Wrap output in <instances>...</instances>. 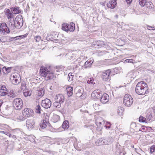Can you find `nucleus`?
<instances>
[{
	"mask_svg": "<svg viewBox=\"0 0 155 155\" xmlns=\"http://www.w3.org/2000/svg\"><path fill=\"white\" fill-rule=\"evenodd\" d=\"M135 92L137 94L141 95L148 94L149 89L147 83L144 81L138 82L136 86Z\"/></svg>",
	"mask_w": 155,
	"mask_h": 155,
	"instance_id": "obj_1",
	"label": "nucleus"
},
{
	"mask_svg": "<svg viewBox=\"0 0 155 155\" xmlns=\"http://www.w3.org/2000/svg\"><path fill=\"white\" fill-rule=\"evenodd\" d=\"M39 73L41 77H44L46 80L52 79L55 77L54 74L53 72L48 71L46 67H41Z\"/></svg>",
	"mask_w": 155,
	"mask_h": 155,
	"instance_id": "obj_2",
	"label": "nucleus"
},
{
	"mask_svg": "<svg viewBox=\"0 0 155 155\" xmlns=\"http://www.w3.org/2000/svg\"><path fill=\"white\" fill-rule=\"evenodd\" d=\"M11 82L14 85H17L20 81L21 77L19 74L17 72L12 74L9 77Z\"/></svg>",
	"mask_w": 155,
	"mask_h": 155,
	"instance_id": "obj_3",
	"label": "nucleus"
},
{
	"mask_svg": "<svg viewBox=\"0 0 155 155\" xmlns=\"http://www.w3.org/2000/svg\"><path fill=\"white\" fill-rule=\"evenodd\" d=\"M63 30L66 31H68L70 32H73L75 29V25L73 22H71L70 24L66 23H64L62 25V26Z\"/></svg>",
	"mask_w": 155,
	"mask_h": 155,
	"instance_id": "obj_4",
	"label": "nucleus"
},
{
	"mask_svg": "<svg viewBox=\"0 0 155 155\" xmlns=\"http://www.w3.org/2000/svg\"><path fill=\"white\" fill-rule=\"evenodd\" d=\"M133 102V98L130 95L127 94L124 95L123 99V103L125 106L130 107Z\"/></svg>",
	"mask_w": 155,
	"mask_h": 155,
	"instance_id": "obj_5",
	"label": "nucleus"
},
{
	"mask_svg": "<svg viewBox=\"0 0 155 155\" xmlns=\"http://www.w3.org/2000/svg\"><path fill=\"white\" fill-rule=\"evenodd\" d=\"M14 107L17 110L21 109L23 106V102L20 98H16L14 99L13 102Z\"/></svg>",
	"mask_w": 155,
	"mask_h": 155,
	"instance_id": "obj_6",
	"label": "nucleus"
},
{
	"mask_svg": "<svg viewBox=\"0 0 155 155\" xmlns=\"http://www.w3.org/2000/svg\"><path fill=\"white\" fill-rule=\"evenodd\" d=\"M111 71L110 69H107L102 72L101 75L102 80L104 81H107L110 79V74Z\"/></svg>",
	"mask_w": 155,
	"mask_h": 155,
	"instance_id": "obj_7",
	"label": "nucleus"
},
{
	"mask_svg": "<svg viewBox=\"0 0 155 155\" xmlns=\"http://www.w3.org/2000/svg\"><path fill=\"white\" fill-rule=\"evenodd\" d=\"M43 120L40 124V127L42 128H46L48 124L49 117L46 114L42 115Z\"/></svg>",
	"mask_w": 155,
	"mask_h": 155,
	"instance_id": "obj_8",
	"label": "nucleus"
},
{
	"mask_svg": "<svg viewBox=\"0 0 155 155\" xmlns=\"http://www.w3.org/2000/svg\"><path fill=\"white\" fill-rule=\"evenodd\" d=\"M23 22V19L21 15H18L15 19L14 23L15 27H17V28L21 27L22 26Z\"/></svg>",
	"mask_w": 155,
	"mask_h": 155,
	"instance_id": "obj_9",
	"label": "nucleus"
},
{
	"mask_svg": "<svg viewBox=\"0 0 155 155\" xmlns=\"http://www.w3.org/2000/svg\"><path fill=\"white\" fill-rule=\"evenodd\" d=\"M24 117L27 119L29 117L33 116L34 112L31 108H25L22 111Z\"/></svg>",
	"mask_w": 155,
	"mask_h": 155,
	"instance_id": "obj_10",
	"label": "nucleus"
},
{
	"mask_svg": "<svg viewBox=\"0 0 155 155\" xmlns=\"http://www.w3.org/2000/svg\"><path fill=\"white\" fill-rule=\"evenodd\" d=\"M9 29L5 23H2L0 25V33L1 34L5 35L9 33Z\"/></svg>",
	"mask_w": 155,
	"mask_h": 155,
	"instance_id": "obj_11",
	"label": "nucleus"
},
{
	"mask_svg": "<svg viewBox=\"0 0 155 155\" xmlns=\"http://www.w3.org/2000/svg\"><path fill=\"white\" fill-rule=\"evenodd\" d=\"M102 94V92L101 90L97 89L94 90L91 94L92 97L94 99L100 98Z\"/></svg>",
	"mask_w": 155,
	"mask_h": 155,
	"instance_id": "obj_12",
	"label": "nucleus"
},
{
	"mask_svg": "<svg viewBox=\"0 0 155 155\" xmlns=\"http://www.w3.org/2000/svg\"><path fill=\"white\" fill-rule=\"evenodd\" d=\"M51 105V101L48 98L42 100L41 102L42 106L45 108H49Z\"/></svg>",
	"mask_w": 155,
	"mask_h": 155,
	"instance_id": "obj_13",
	"label": "nucleus"
},
{
	"mask_svg": "<svg viewBox=\"0 0 155 155\" xmlns=\"http://www.w3.org/2000/svg\"><path fill=\"white\" fill-rule=\"evenodd\" d=\"M106 5L108 8L113 9L117 6V0H110L107 3Z\"/></svg>",
	"mask_w": 155,
	"mask_h": 155,
	"instance_id": "obj_14",
	"label": "nucleus"
},
{
	"mask_svg": "<svg viewBox=\"0 0 155 155\" xmlns=\"http://www.w3.org/2000/svg\"><path fill=\"white\" fill-rule=\"evenodd\" d=\"M35 126V122L31 119H28L26 121V126L28 129L31 130Z\"/></svg>",
	"mask_w": 155,
	"mask_h": 155,
	"instance_id": "obj_15",
	"label": "nucleus"
},
{
	"mask_svg": "<svg viewBox=\"0 0 155 155\" xmlns=\"http://www.w3.org/2000/svg\"><path fill=\"white\" fill-rule=\"evenodd\" d=\"M26 119L25 117L24 116L22 112L16 114L15 116V120L18 122L24 121Z\"/></svg>",
	"mask_w": 155,
	"mask_h": 155,
	"instance_id": "obj_16",
	"label": "nucleus"
},
{
	"mask_svg": "<svg viewBox=\"0 0 155 155\" xmlns=\"http://www.w3.org/2000/svg\"><path fill=\"white\" fill-rule=\"evenodd\" d=\"M109 100V97L108 95L106 93H104L102 95L100 101L103 104H105Z\"/></svg>",
	"mask_w": 155,
	"mask_h": 155,
	"instance_id": "obj_17",
	"label": "nucleus"
},
{
	"mask_svg": "<svg viewBox=\"0 0 155 155\" xmlns=\"http://www.w3.org/2000/svg\"><path fill=\"white\" fill-rule=\"evenodd\" d=\"M7 94V89L5 85H0V96H4Z\"/></svg>",
	"mask_w": 155,
	"mask_h": 155,
	"instance_id": "obj_18",
	"label": "nucleus"
},
{
	"mask_svg": "<svg viewBox=\"0 0 155 155\" xmlns=\"http://www.w3.org/2000/svg\"><path fill=\"white\" fill-rule=\"evenodd\" d=\"M5 13L8 19H11L14 18V15L10 10L8 8L5 10Z\"/></svg>",
	"mask_w": 155,
	"mask_h": 155,
	"instance_id": "obj_19",
	"label": "nucleus"
},
{
	"mask_svg": "<svg viewBox=\"0 0 155 155\" xmlns=\"http://www.w3.org/2000/svg\"><path fill=\"white\" fill-rule=\"evenodd\" d=\"M55 100L57 102L61 104L64 101V97L63 95L59 94L56 96Z\"/></svg>",
	"mask_w": 155,
	"mask_h": 155,
	"instance_id": "obj_20",
	"label": "nucleus"
},
{
	"mask_svg": "<svg viewBox=\"0 0 155 155\" xmlns=\"http://www.w3.org/2000/svg\"><path fill=\"white\" fill-rule=\"evenodd\" d=\"M93 62L94 60L93 59L90 58L88 59L85 63L84 64V68H86L90 67Z\"/></svg>",
	"mask_w": 155,
	"mask_h": 155,
	"instance_id": "obj_21",
	"label": "nucleus"
},
{
	"mask_svg": "<svg viewBox=\"0 0 155 155\" xmlns=\"http://www.w3.org/2000/svg\"><path fill=\"white\" fill-rule=\"evenodd\" d=\"M66 92L68 97L71 96L73 93V88L71 87L68 86L66 88Z\"/></svg>",
	"mask_w": 155,
	"mask_h": 155,
	"instance_id": "obj_22",
	"label": "nucleus"
},
{
	"mask_svg": "<svg viewBox=\"0 0 155 155\" xmlns=\"http://www.w3.org/2000/svg\"><path fill=\"white\" fill-rule=\"evenodd\" d=\"M124 109L122 107H119L117 109V114L120 116H121L124 114Z\"/></svg>",
	"mask_w": 155,
	"mask_h": 155,
	"instance_id": "obj_23",
	"label": "nucleus"
},
{
	"mask_svg": "<svg viewBox=\"0 0 155 155\" xmlns=\"http://www.w3.org/2000/svg\"><path fill=\"white\" fill-rule=\"evenodd\" d=\"M44 91L43 89H41L38 91V92L37 99H39L42 97L44 94Z\"/></svg>",
	"mask_w": 155,
	"mask_h": 155,
	"instance_id": "obj_24",
	"label": "nucleus"
},
{
	"mask_svg": "<svg viewBox=\"0 0 155 155\" xmlns=\"http://www.w3.org/2000/svg\"><path fill=\"white\" fill-rule=\"evenodd\" d=\"M93 106L94 109L96 111V112H99L101 111V106L99 104L95 103L94 104Z\"/></svg>",
	"mask_w": 155,
	"mask_h": 155,
	"instance_id": "obj_25",
	"label": "nucleus"
},
{
	"mask_svg": "<svg viewBox=\"0 0 155 155\" xmlns=\"http://www.w3.org/2000/svg\"><path fill=\"white\" fill-rule=\"evenodd\" d=\"M104 122L103 120L102 119H97L96 122V124L99 127L102 128V125L104 124Z\"/></svg>",
	"mask_w": 155,
	"mask_h": 155,
	"instance_id": "obj_26",
	"label": "nucleus"
},
{
	"mask_svg": "<svg viewBox=\"0 0 155 155\" xmlns=\"http://www.w3.org/2000/svg\"><path fill=\"white\" fill-rule=\"evenodd\" d=\"M62 127L64 129L68 128L69 127V123L68 120L64 121L62 124Z\"/></svg>",
	"mask_w": 155,
	"mask_h": 155,
	"instance_id": "obj_27",
	"label": "nucleus"
},
{
	"mask_svg": "<svg viewBox=\"0 0 155 155\" xmlns=\"http://www.w3.org/2000/svg\"><path fill=\"white\" fill-rule=\"evenodd\" d=\"M23 93L25 97L30 96L31 94V91L26 89L23 91Z\"/></svg>",
	"mask_w": 155,
	"mask_h": 155,
	"instance_id": "obj_28",
	"label": "nucleus"
},
{
	"mask_svg": "<svg viewBox=\"0 0 155 155\" xmlns=\"http://www.w3.org/2000/svg\"><path fill=\"white\" fill-rule=\"evenodd\" d=\"M102 44V41H97L95 42L92 45L95 48H99V47H101Z\"/></svg>",
	"mask_w": 155,
	"mask_h": 155,
	"instance_id": "obj_29",
	"label": "nucleus"
},
{
	"mask_svg": "<svg viewBox=\"0 0 155 155\" xmlns=\"http://www.w3.org/2000/svg\"><path fill=\"white\" fill-rule=\"evenodd\" d=\"M145 6L147 8L149 9H152L154 8V5L152 2L150 1H148V0Z\"/></svg>",
	"mask_w": 155,
	"mask_h": 155,
	"instance_id": "obj_30",
	"label": "nucleus"
},
{
	"mask_svg": "<svg viewBox=\"0 0 155 155\" xmlns=\"http://www.w3.org/2000/svg\"><path fill=\"white\" fill-rule=\"evenodd\" d=\"M60 117L59 116L56 114L53 115L51 118V120L54 123H55L58 122L59 120Z\"/></svg>",
	"mask_w": 155,
	"mask_h": 155,
	"instance_id": "obj_31",
	"label": "nucleus"
},
{
	"mask_svg": "<svg viewBox=\"0 0 155 155\" xmlns=\"http://www.w3.org/2000/svg\"><path fill=\"white\" fill-rule=\"evenodd\" d=\"M139 121L141 123H147L146 118L141 115L140 116L139 118Z\"/></svg>",
	"mask_w": 155,
	"mask_h": 155,
	"instance_id": "obj_32",
	"label": "nucleus"
},
{
	"mask_svg": "<svg viewBox=\"0 0 155 155\" xmlns=\"http://www.w3.org/2000/svg\"><path fill=\"white\" fill-rule=\"evenodd\" d=\"M12 12L14 14H17L21 12V11L19 10V7L14 8L12 9Z\"/></svg>",
	"mask_w": 155,
	"mask_h": 155,
	"instance_id": "obj_33",
	"label": "nucleus"
},
{
	"mask_svg": "<svg viewBox=\"0 0 155 155\" xmlns=\"http://www.w3.org/2000/svg\"><path fill=\"white\" fill-rule=\"evenodd\" d=\"M147 1V0H139V2L140 5L141 6L143 7L145 6Z\"/></svg>",
	"mask_w": 155,
	"mask_h": 155,
	"instance_id": "obj_34",
	"label": "nucleus"
},
{
	"mask_svg": "<svg viewBox=\"0 0 155 155\" xmlns=\"http://www.w3.org/2000/svg\"><path fill=\"white\" fill-rule=\"evenodd\" d=\"M34 39L35 40L36 42H40V41H43V40L41 38V36H37L35 37Z\"/></svg>",
	"mask_w": 155,
	"mask_h": 155,
	"instance_id": "obj_35",
	"label": "nucleus"
},
{
	"mask_svg": "<svg viewBox=\"0 0 155 155\" xmlns=\"http://www.w3.org/2000/svg\"><path fill=\"white\" fill-rule=\"evenodd\" d=\"M72 73H70L68 74V79L69 81H71L73 80L74 75L71 74Z\"/></svg>",
	"mask_w": 155,
	"mask_h": 155,
	"instance_id": "obj_36",
	"label": "nucleus"
},
{
	"mask_svg": "<svg viewBox=\"0 0 155 155\" xmlns=\"http://www.w3.org/2000/svg\"><path fill=\"white\" fill-rule=\"evenodd\" d=\"M61 103H60L59 102H57L56 101L54 102L53 104V105L54 107H56L59 108L61 106Z\"/></svg>",
	"mask_w": 155,
	"mask_h": 155,
	"instance_id": "obj_37",
	"label": "nucleus"
},
{
	"mask_svg": "<svg viewBox=\"0 0 155 155\" xmlns=\"http://www.w3.org/2000/svg\"><path fill=\"white\" fill-rule=\"evenodd\" d=\"M51 38L53 39H55L58 36V35L57 34V33L55 32H52L51 34Z\"/></svg>",
	"mask_w": 155,
	"mask_h": 155,
	"instance_id": "obj_38",
	"label": "nucleus"
},
{
	"mask_svg": "<svg viewBox=\"0 0 155 155\" xmlns=\"http://www.w3.org/2000/svg\"><path fill=\"white\" fill-rule=\"evenodd\" d=\"M41 108L39 105L37 106L35 108L36 113H41Z\"/></svg>",
	"mask_w": 155,
	"mask_h": 155,
	"instance_id": "obj_39",
	"label": "nucleus"
},
{
	"mask_svg": "<svg viewBox=\"0 0 155 155\" xmlns=\"http://www.w3.org/2000/svg\"><path fill=\"white\" fill-rule=\"evenodd\" d=\"M87 83L88 84H95V82H94V79L93 78H89L87 81Z\"/></svg>",
	"mask_w": 155,
	"mask_h": 155,
	"instance_id": "obj_40",
	"label": "nucleus"
},
{
	"mask_svg": "<svg viewBox=\"0 0 155 155\" xmlns=\"http://www.w3.org/2000/svg\"><path fill=\"white\" fill-rule=\"evenodd\" d=\"M141 128V131L144 132H146L147 131L148 128H151L150 127H147L144 125L142 126Z\"/></svg>",
	"mask_w": 155,
	"mask_h": 155,
	"instance_id": "obj_41",
	"label": "nucleus"
},
{
	"mask_svg": "<svg viewBox=\"0 0 155 155\" xmlns=\"http://www.w3.org/2000/svg\"><path fill=\"white\" fill-rule=\"evenodd\" d=\"M124 62L125 63H135L136 62L133 59H127L124 61Z\"/></svg>",
	"mask_w": 155,
	"mask_h": 155,
	"instance_id": "obj_42",
	"label": "nucleus"
},
{
	"mask_svg": "<svg viewBox=\"0 0 155 155\" xmlns=\"http://www.w3.org/2000/svg\"><path fill=\"white\" fill-rule=\"evenodd\" d=\"M9 25L10 26L13 27L15 26V23L14 20H11V19H10L9 21Z\"/></svg>",
	"mask_w": 155,
	"mask_h": 155,
	"instance_id": "obj_43",
	"label": "nucleus"
},
{
	"mask_svg": "<svg viewBox=\"0 0 155 155\" xmlns=\"http://www.w3.org/2000/svg\"><path fill=\"white\" fill-rule=\"evenodd\" d=\"M8 95L12 97H16V94L13 91H10L8 93Z\"/></svg>",
	"mask_w": 155,
	"mask_h": 155,
	"instance_id": "obj_44",
	"label": "nucleus"
},
{
	"mask_svg": "<svg viewBox=\"0 0 155 155\" xmlns=\"http://www.w3.org/2000/svg\"><path fill=\"white\" fill-rule=\"evenodd\" d=\"M155 152V145L152 146L150 148V153H152Z\"/></svg>",
	"mask_w": 155,
	"mask_h": 155,
	"instance_id": "obj_45",
	"label": "nucleus"
},
{
	"mask_svg": "<svg viewBox=\"0 0 155 155\" xmlns=\"http://www.w3.org/2000/svg\"><path fill=\"white\" fill-rule=\"evenodd\" d=\"M8 68H6L5 67H3L2 68V71L3 72H4L5 73H7L8 72Z\"/></svg>",
	"mask_w": 155,
	"mask_h": 155,
	"instance_id": "obj_46",
	"label": "nucleus"
},
{
	"mask_svg": "<svg viewBox=\"0 0 155 155\" xmlns=\"http://www.w3.org/2000/svg\"><path fill=\"white\" fill-rule=\"evenodd\" d=\"M106 124L107 125H106L105 126L106 129H109L110 128L111 124L110 123L107 122L106 123Z\"/></svg>",
	"mask_w": 155,
	"mask_h": 155,
	"instance_id": "obj_47",
	"label": "nucleus"
},
{
	"mask_svg": "<svg viewBox=\"0 0 155 155\" xmlns=\"http://www.w3.org/2000/svg\"><path fill=\"white\" fill-rule=\"evenodd\" d=\"M147 29L148 30H154V28H153V27L148 25H147Z\"/></svg>",
	"mask_w": 155,
	"mask_h": 155,
	"instance_id": "obj_48",
	"label": "nucleus"
},
{
	"mask_svg": "<svg viewBox=\"0 0 155 155\" xmlns=\"http://www.w3.org/2000/svg\"><path fill=\"white\" fill-rule=\"evenodd\" d=\"M28 35V34H26L23 35H20L19 36H18V37H20V38H21V39H23V38H24L26 37Z\"/></svg>",
	"mask_w": 155,
	"mask_h": 155,
	"instance_id": "obj_49",
	"label": "nucleus"
},
{
	"mask_svg": "<svg viewBox=\"0 0 155 155\" xmlns=\"http://www.w3.org/2000/svg\"><path fill=\"white\" fill-rule=\"evenodd\" d=\"M132 0H126V1L127 4H130L131 3Z\"/></svg>",
	"mask_w": 155,
	"mask_h": 155,
	"instance_id": "obj_50",
	"label": "nucleus"
},
{
	"mask_svg": "<svg viewBox=\"0 0 155 155\" xmlns=\"http://www.w3.org/2000/svg\"><path fill=\"white\" fill-rule=\"evenodd\" d=\"M152 117V115L151 114H149L148 117H147V119L148 120L149 119V120L151 119V117Z\"/></svg>",
	"mask_w": 155,
	"mask_h": 155,
	"instance_id": "obj_51",
	"label": "nucleus"
},
{
	"mask_svg": "<svg viewBox=\"0 0 155 155\" xmlns=\"http://www.w3.org/2000/svg\"><path fill=\"white\" fill-rule=\"evenodd\" d=\"M0 133H2V134H5V132H4V131H0Z\"/></svg>",
	"mask_w": 155,
	"mask_h": 155,
	"instance_id": "obj_52",
	"label": "nucleus"
},
{
	"mask_svg": "<svg viewBox=\"0 0 155 155\" xmlns=\"http://www.w3.org/2000/svg\"><path fill=\"white\" fill-rule=\"evenodd\" d=\"M16 38H17V39H21V38H20V37H18V36H17Z\"/></svg>",
	"mask_w": 155,
	"mask_h": 155,
	"instance_id": "obj_53",
	"label": "nucleus"
},
{
	"mask_svg": "<svg viewBox=\"0 0 155 155\" xmlns=\"http://www.w3.org/2000/svg\"><path fill=\"white\" fill-rule=\"evenodd\" d=\"M154 30H155V28H154Z\"/></svg>",
	"mask_w": 155,
	"mask_h": 155,
	"instance_id": "obj_54",
	"label": "nucleus"
}]
</instances>
